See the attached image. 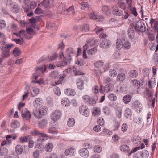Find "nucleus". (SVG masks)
Returning <instances> with one entry per match:
<instances>
[{
	"mask_svg": "<svg viewBox=\"0 0 158 158\" xmlns=\"http://www.w3.org/2000/svg\"><path fill=\"white\" fill-rule=\"evenodd\" d=\"M111 41L109 40H104L101 42L100 46L103 48H107L111 46Z\"/></svg>",
	"mask_w": 158,
	"mask_h": 158,
	"instance_id": "9",
	"label": "nucleus"
},
{
	"mask_svg": "<svg viewBox=\"0 0 158 158\" xmlns=\"http://www.w3.org/2000/svg\"><path fill=\"white\" fill-rule=\"evenodd\" d=\"M75 123V121L74 119L73 118H69L68 121V125L69 127H72L74 126Z\"/></svg>",
	"mask_w": 158,
	"mask_h": 158,
	"instance_id": "39",
	"label": "nucleus"
},
{
	"mask_svg": "<svg viewBox=\"0 0 158 158\" xmlns=\"http://www.w3.org/2000/svg\"><path fill=\"white\" fill-rule=\"evenodd\" d=\"M46 70V67L45 66L38 67L36 69V72L40 71L42 73L44 72Z\"/></svg>",
	"mask_w": 158,
	"mask_h": 158,
	"instance_id": "61",
	"label": "nucleus"
},
{
	"mask_svg": "<svg viewBox=\"0 0 158 158\" xmlns=\"http://www.w3.org/2000/svg\"><path fill=\"white\" fill-rule=\"evenodd\" d=\"M13 34L16 35L17 37H20L22 36V37L25 38V35L26 34H25V31L23 30H20L19 32L18 33H14Z\"/></svg>",
	"mask_w": 158,
	"mask_h": 158,
	"instance_id": "27",
	"label": "nucleus"
},
{
	"mask_svg": "<svg viewBox=\"0 0 158 158\" xmlns=\"http://www.w3.org/2000/svg\"><path fill=\"white\" fill-rule=\"evenodd\" d=\"M65 154L68 156H71L76 154V151L73 148H71L66 150L65 152Z\"/></svg>",
	"mask_w": 158,
	"mask_h": 158,
	"instance_id": "13",
	"label": "nucleus"
},
{
	"mask_svg": "<svg viewBox=\"0 0 158 158\" xmlns=\"http://www.w3.org/2000/svg\"><path fill=\"white\" fill-rule=\"evenodd\" d=\"M123 45L125 48L126 49H129L131 47L130 43L127 41H123Z\"/></svg>",
	"mask_w": 158,
	"mask_h": 158,
	"instance_id": "48",
	"label": "nucleus"
},
{
	"mask_svg": "<svg viewBox=\"0 0 158 158\" xmlns=\"http://www.w3.org/2000/svg\"><path fill=\"white\" fill-rule=\"evenodd\" d=\"M73 71L75 75H79L83 74V73L82 72L74 67H73Z\"/></svg>",
	"mask_w": 158,
	"mask_h": 158,
	"instance_id": "38",
	"label": "nucleus"
},
{
	"mask_svg": "<svg viewBox=\"0 0 158 158\" xmlns=\"http://www.w3.org/2000/svg\"><path fill=\"white\" fill-rule=\"evenodd\" d=\"M132 0H127V2L128 5V8L130 10L131 13L135 16H136L138 14L135 8L132 6Z\"/></svg>",
	"mask_w": 158,
	"mask_h": 158,
	"instance_id": "7",
	"label": "nucleus"
},
{
	"mask_svg": "<svg viewBox=\"0 0 158 158\" xmlns=\"http://www.w3.org/2000/svg\"><path fill=\"white\" fill-rule=\"evenodd\" d=\"M31 133L35 136H41L42 137H47L46 134L42 133L37 130H34L32 131Z\"/></svg>",
	"mask_w": 158,
	"mask_h": 158,
	"instance_id": "23",
	"label": "nucleus"
},
{
	"mask_svg": "<svg viewBox=\"0 0 158 158\" xmlns=\"http://www.w3.org/2000/svg\"><path fill=\"white\" fill-rule=\"evenodd\" d=\"M16 151L17 154H21L23 152V147L20 145H18L16 146Z\"/></svg>",
	"mask_w": 158,
	"mask_h": 158,
	"instance_id": "34",
	"label": "nucleus"
},
{
	"mask_svg": "<svg viewBox=\"0 0 158 158\" xmlns=\"http://www.w3.org/2000/svg\"><path fill=\"white\" fill-rule=\"evenodd\" d=\"M113 14L118 16H120L123 14L122 11L119 10L118 9H114L113 10Z\"/></svg>",
	"mask_w": 158,
	"mask_h": 158,
	"instance_id": "45",
	"label": "nucleus"
},
{
	"mask_svg": "<svg viewBox=\"0 0 158 158\" xmlns=\"http://www.w3.org/2000/svg\"><path fill=\"white\" fill-rule=\"evenodd\" d=\"M132 115V111L130 109L127 108L125 109L124 116L127 118H130Z\"/></svg>",
	"mask_w": 158,
	"mask_h": 158,
	"instance_id": "25",
	"label": "nucleus"
},
{
	"mask_svg": "<svg viewBox=\"0 0 158 158\" xmlns=\"http://www.w3.org/2000/svg\"><path fill=\"white\" fill-rule=\"evenodd\" d=\"M38 21V19L36 18H33L30 19V22L32 24V27H35V23Z\"/></svg>",
	"mask_w": 158,
	"mask_h": 158,
	"instance_id": "42",
	"label": "nucleus"
},
{
	"mask_svg": "<svg viewBox=\"0 0 158 158\" xmlns=\"http://www.w3.org/2000/svg\"><path fill=\"white\" fill-rule=\"evenodd\" d=\"M102 150V148L99 146H95L94 147V152L100 153Z\"/></svg>",
	"mask_w": 158,
	"mask_h": 158,
	"instance_id": "50",
	"label": "nucleus"
},
{
	"mask_svg": "<svg viewBox=\"0 0 158 158\" xmlns=\"http://www.w3.org/2000/svg\"><path fill=\"white\" fill-rule=\"evenodd\" d=\"M125 75L123 73L118 75L117 77V80L119 81H123L125 79Z\"/></svg>",
	"mask_w": 158,
	"mask_h": 158,
	"instance_id": "36",
	"label": "nucleus"
},
{
	"mask_svg": "<svg viewBox=\"0 0 158 158\" xmlns=\"http://www.w3.org/2000/svg\"><path fill=\"white\" fill-rule=\"evenodd\" d=\"M54 90L55 94L59 96L61 94L60 89L58 87H56Z\"/></svg>",
	"mask_w": 158,
	"mask_h": 158,
	"instance_id": "57",
	"label": "nucleus"
},
{
	"mask_svg": "<svg viewBox=\"0 0 158 158\" xmlns=\"http://www.w3.org/2000/svg\"><path fill=\"white\" fill-rule=\"evenodd\" d=\"M56 27L55 24L54 23L49 22L47 23V27L48 28L54 29Z\"/></svg>",
	"mask_w": 158,
	"mask_h": 158,
	"instance_id": "53",
	"label": "nucleus"
},
{
	"mask_svg": "<svg viewBox=\"0 0 158 158\" xmlns=\"http://www.w3.org/2000/svg\"><path fill=\"white\" fill-rule=\"evenodd\" d=\"M47 103L49 106H51L53 105L52 99L50 97H48L47 98Z\"/></svg>",
	"mask_w": 158,
	"mask_h": 158,
	"instance_id": "56",
	"label": "nucleus"
},
{
	"mask_svg": "<svg viewBox=\"0 0 158 158\" xmlns=\"http://www.w3.org/2000/svg\"><path fill=\"white\" fill-rule=\"evenodd\" d=\"M83 81L81 80H79L77 83L78 88L80 89H82L83 88Z\"/></svg>",
	"mask_w": 158,
	"mask_h": 158,
	"instance_id": "40",
	"label": "nucleus"
},
{
	"mask_svg": "<svg viewBox=\"0 0 158 158\" xmlns=\"http://www.w3.org/2000/svg\"><path fill=\"white\" fill-rule=\"evenodd\" d=\"M116 114L117 117L118 118H120L121 117V113L122 111V109L121 107H118L116 108Z\"/></svg>",
	"mask_w": 158,
	"mask_h": 158,
	"instance_id": "33",
	"label": "nucleus"
},
{
	"mask_svg": "<svg viewBox=\"0 0 158 158\" xmlns=\"http://www.w3.org/2000/svg\"><path fill=\"white\" fill-rule=\"evenodd\" d=\"M131 107L134 108L138 113H140L142 110V105L138 100L134 102L132 104Z\"/></svg>",
	"mask_w": 158,
	"mask_h": 158,
	"instance_id": "3",
	"label": "nucleus"
},
{
	"mask_svg": "<svg viewBox=\"0 0 158 158\" xmlns=\"http://www.w3.org/2000/svg\"><path fill=\"white\" fill-rule=\"evenodd\" d=\"M44 12V10L38 7L35 10V14H40L41 13H43Z\"/></svg>",
	"mask_w": 158,
	"mask_h": 158,
	"instance_id": "58",
	"label": "nucleus"
},
{
	"mask_svg": "<svg viewBox=\"0 0 158 158\" xmlns=\"http://www.w3.org/2000/svg\"><path fill=\"white\" fill-rule=\"evenodd\" d=\"M67 99H65L61 101V104L63 106H68L70 105V103L67 101Z\"/></svg>",
	"mask_w": 158,
	"mask_h": 158,
	"instance_id": "54",
	"label": "nucleus"
},
{
	"mask_svg": "<svg viewBox=\"0 0 158 158\" xmlns=\"http://www.w3.org/2000/svg\"><path fill=\"white\" fill-rule=\"evenodd\" d=\"M113 88V85L112 84H108L105 86L104 91L105 92H108L109 91H111Z\"/></svg>",
	"mask_w": 158,
	"mask_h": 158,
	"instance_id": "24",
	"label": "nucleus"
},
{
	"mask_svg": "<svg viewBox=\"0 0 158 158\" xmlns=\"http://www.w3.org/2000/svg\"><path fill=\"white\" fill-rule=\"evenodd\" d=\"M91 104H94L96 103V101L98 100V97L96 95H94L92 98H91Z\"/></svg>",
	"mask_w": 158,
	"mask_h": 158,
	"instance_id": "51",
	"label": "nucleus"
},
{
	"mask_svg": "<svg viewBox=\"0 0 158 158\" xmlns=\"http://www.w3.org/2000/svg\"><path fill=\"white\" fill-rule=\"evenodd\" d=\"M42 101L40 99L37 98L35 99L33 102V106L35 109H40L42 106Z\"/></svg>",
	"mask_w": 158,
	"mask_h": 158,
	"instance_id": "12",
	"label": "nucleus"
},
{
	"mask_svg": "<svg viewBox=\"0 0 158 158\" xmlns=\"http://www.w3.org/2000/svg\"><path fill=\"white\" fill-rule=\"evenodd\" d=\"M67 64V61L66 59L57 62L56 63V66L58 67H64Z\"/></svg>",
	"mask_w": 158,
	"mask_h": 158,
	"instance_id": "30",
	"label": "nucleus"
},
{
	"mask_svg": "<svg viewBox=\"0 0 158 158\" xmlns=\"http://www.w3.org/2000/svg\"><path fill=\"white\" fill-rule=\"evenodd\" d=\"M128 35L130 39L132 40L135 37V32L133 27L129 29L127 31Z\"/></svg>",
	"mask_w": 158,
	"mask_h": 158,
	"instance_id": "22",
	"label": "nucleus"
},
{
	"mask_svg": "<svg viewBox=\"0 0 158 158\" xmlns=\"http://www.w3.org/2000/svg\"><path fill=\"white\" fill-rule=\"evenodd\" d=\"M31 138V137L30 135L27 136H21L19 138L20 142L21 143L26 142L28 141V139H30Z\"/></svg>",
	"mask_w": 158,
	"mask_h": 158,
	"instance_id": "31",
	"label": "nucleus"
},
{
	"mask_svg": "<svg viewBox=\"0 0 158 158\" xmlns=\"http://www.w3.org/2000/svg\"><path fill=\"white\" fill-rule=\"evenodd\" d=\"M135 29L137 31L143 32L146 31V27L143 21L139 20L135 26Z\"/></svg>",
	"mask_w": 158,
	"mask_h": 158,
	"instance_id": "2",
	"label": "nucleus"
},
{
	"mask_svg": "<svg viewBox=\"0 0 158 158\" xmlns=\"http://www.w3.org/2000/svg\"><path fill=\"white\" fill-rule=\"evenodd\" d=\"M21 114L22 117L25 120H29L31 117L30 112L26 108L22 110Z\"/></svg>",
	"mask_w": 158,
	"mask_h": 158,
	"instance_id": "8",
	"label": "nucleus"
},
{
	"mask_svg": "<svg viewBox=\"0 0 158 158\" xmlns=\"http://www.w3.org/2000/svg\"><path fill=\"white\" fill-rule=\"evenodd\" d=\"M118 6L123 10H125L127 7V0H118Z\"/></svg>",
	"mask_w": 158,
	"mask_h": 158,
	"instance_id": "14",
	"label": "nucleus"
},
{
	"mask_svg": "<svg viewBox=\"0 0 158 158\" xmlns=\"http://www.w3.org/2000/svg\"><path fill=\"white\" fill-rule=\"evenodd\" d=\"M79 153L81 156L84 157H87L89 154L88 151L86 148L81 149L79 151Z\"/></svg>",
	"mask_w": 158,
	"mask_h": 158,
	"instance_id": "15",
	"label": "nucleus"
},
{
	"mask_svg": "<svg viewBox=\"0 0 158 158\" xmlns=\"http://www.w3.org/2000/svg\"><path fill=\"white\" fill-rule=\"evenodd\" d=\"M81 31L83 32H85L88 31L89 30V26L88 24L83 25L82 26Z\"/></svg>",
	"mask_w": 158,
	"mask_h": 158,
	"instance_id": "43",
	"label": "nucleus"
},
{
	"mask_svg": "<svg viewBox=\"0 0 158 158\" xmlns=\"http://www.w3.org/2000/svg\"><path fill=\"white\" fill-rule=\"evenodd\" d=\"M80 5L81 6V10H85L88 6V3L86 2H81Z\"/></svg>",
	"mask_w": 158,
	"mask_h": 158,
	"instance_id": "55",
	"label": "nucleus"
},
{
	"mask_svg": "<svg viewBox=\"0 0 158 158\" xmlns=\"http://www.w3.org/2000/svg\"><path fill=\"white\" fill-rule=\"evenodd\" d=\"M109 99L112 101H115L117 98V97L115 94H111L108 96Z\"/></svg>",
	"mask_w": 158,
	"mask_h": 158,
	"instance_id": "52",
	"label": "nucleus"
},
{
	"mask_svg": "<svg viewBox=\"0 0 158 158\" xmlns=\"http://www.w3.org/2000/svg\"><path fill=\"white\" fill-rule=\"evenodd\" d=\"M8 152V150L6 148L2 147H0V155L2 156L6 155L7 154Z\"/></svg>",
	"mask_w": 158,
	"mask_h": 158,
	"instance_id": "29",
	"label": "nucleus"
},
{
	"mask_svg": "<svg viewBox=\"0 0 158 158\" xmlns=\"http://www.w3.org/2000/svg\"><path fill=\"white\" fill-rule=\"evenodd\" d=\"M123 41H125V39H117L116 42V48L118 49H120L123 47Z\"/></svg>",
	"mask_w": 158,
	"mask_h": 158,
	"instance_id": "17",
	"label": "nucleus"
},
{
	"mask_svg": "<svg viewBox=\"0 0 158 158\" xmlns=\"http://www.w3.org/2000/svg\"><path fill=\"white\" fill-rule=\"evenodd\" d=\"M60 76V73L57 71H53L50 75L51 77L53 79L56 78Z\"/></svg>",
	"mask_w": 158,
	"mask_h": 158,
	"instance_id": "32",
	"label": "nucleus"
},
{
	"mask_svg": "<svg viewBox=\"0 0 158 158\" xmlns=\"http://www.w3.org/2000/svg\"><path fill=\"white\" fill-rule=\"evenodd\" d=\"M80 113L82 115L87 117L89 115V110L88 107L85 105L81 106L79 109Z\"/></svg>",
	"mask_w": 158,
	"mask_h": 158,
	"instance_id": "5",
	"label": "nucleus"
},
{
	"mask_svg": "<svg viewBox=\"0 0 158 158\" xmlns=\"http://www.w3.org/2000/svg\"><path fill=\"white\" fill-rule=\"evenodd\" d=\"M65 93L68 96H74L76 94L75 91L71 88H68L64 91Z\"/></svg>",
	"mask_w": 158,
	"mask_h": 158,
	"instance_id": "19",
	"label": "nucleus"
},
{
	"mask_svg": "<svg viewBox=\"0 0 158 158\" xmlns=\"http://www.w3.org/2000/svg\"><path fill=\"white\" fill-rule=\"evenodd\" d=\"M93 129L94 131L98 132L101 131V128L100 125H97L93 128Z\"/></svg>",
	"mask_w": 158,
	"mask_h": 158,
	"instance_id": "64",
	"label": "nucleus"
},
{
	"mask_svg": "<svg viewBox=\"0 0 158 158\" xmlns=\"http://www.w3.org/2000/svg\"><path fill=\"white\" fill-rule=\"evenodd\" d=\"M61 115V113L59 110H56L52 112L51 118L53 121H56L60 118Z\"/></svg>",
	"mask_w": 158,
	"mask_h": 158,
	"instance_id": "6",
	"label": "nucleus"
},
{
	"mask_svg": "<svg viewBox=\"0 0 158 158\" xmlns=\"http://www.w3.org/2000/svg\"><path fill=\"white\" fill-rule=\"evenodd\" d=\"M109 75L112 77H114L117 74V72L114 69L110 70L109 72Z\"/></svg>",
	"mask_w": 158,
	"mask_h": 158,
	"instance_id": "49",
	"label": "nucleus"
},
{
	"mask_svg": "<svg viewBox=\"0 0 158 158\" xmlns=\"http://www.w3.org/2000/svg\"><path fill=\"white\" fill-rule=\"evenodd\" d=\"M33 114L36 118H40L42 116L41 110H40L39 109H34Z\"/></svg>",
	"mask_w": 158,
	"mask_h": 158,
	"instance_id": "20",
	"label": "nucleus"
},
{
	"mask_svg": "<svg viewBox=\"0 0 158 158\" xmlns=\"http://www.w3.org/2000/svg\"><path fill=\"white\" fill-rule=\"evenodd\" d=\"M10 6L11 7V10L14 13H18L19 10L18 5L15 3H11Z\"/></svg>",
	"mask_w": 158,
	"mask_h": 158,
	"instance_id": "16",
	"label": "nucleus"
},
{
	"mask_svg": "<svg viewBox=\"0 0 158 158\" xmlns=\"http://www.w3.org/2000/svg\"><path fill=\"white\" fill-rule=\"evenodd\" d=\"M53 148L52 144L51 143H48L45 147L46 150L48 152H50L52 151Z\"/></svg>",
	"mask_w": 158,
	"mask_h": 158,
	"instance_id": "41",
	"label": "nucleus"
},
{
	"mask_svg": "<svg viewBox=\"0 0 158 158\" xmlns=\"http://www.w3.org/2000/svg\"><path fill=\"white\" fill-rule=\"evenodd\" d=\"M13 55L15 56H19L20 55L21 51L18 48H15L13 50Z\"/></svg>",
	"mask_w": 158,
	"mask_h": 158,
	"instance_id": "35",
	"label": "nucleus"
},
{
	"mask_svg": "<svg viewBox=\"0 0 158 158\" xmlns=\"http://www.w3.org/2000/svg\"><path fill=\"white\" fill-rule=\"evenodd\" d=\"M103 65V63L101 61H99L96 63L95 64V66L97 68H100Z\"/></svg>",
	"mask_w": 158,
	"mask_h": 158,
	"instance_id": "60",
	"label": "nucleus"
},
{
	"mask_svg": "<svg viewBox=\"0 0 158 158\" xmlns=\"http://www.w3.org/2000/svg\"><path fill=\"white\" fill-rule=\"evenodd\" d=\"M14 47L13 44H6L2 46L1 48L2 51V56L3 58H7L10 56V52L11 48Z\"/></svg>",
	"mask_w": 158,
	"mask_h": 158,
	"instance_id": "1",
	"label": "nucleus"
},
{
	"mask_svg": "<svg viewBox=\"0 0 158 158\" xmlns=\"http://www.w3.org/2000/svg\"><path fill=\"white\" fill-rule=\"evenodd\" d=\"M103 30V28H100L99 27H97L94 30V31L97 34L100 33Z\"/></svg>",
	"mask_w": 158,
	"mask_h": 158,
	"instance_id": "62",
	"label": "nucleus"
},
{
	"mask_svg": "<svg viewBox=\"0 0 158 158\" xmlns=\"http://www.w3.org/2000/svg\"><path fill=\"white\" fill-rule=\"evenodd\" d=\"M100 110L99 108L97 107L94 108V109L93 114V115L98 116L100 114Z\"/></svg>",
	"mask_w": 158,
	"mask_h": 158,
	"instance_id": "46",
	"label": "nucleus"
},
{
	"mask_svg": "<svg viewBox=\"0 0 158 158\" xmlns=\"http://www.w3.org/2000/svg\"><path fill=\"white\" fill-rule=\"evenodd\" d=\"M89 16L91 19L97 21H102L103 20V18L102 16L96 15L94 12L90 14Z\"/></svg>",
	"mask_w": 158,
	"mask_h": 158,
	"instance_id": "11",
	"label": "nucleus"
},
{
	"mask_svg": "<svg viewBox=\"0 0 158 158\" xmlns=\"http://www.w3.org/2000/svg\"><path fill=\"white\" fill-rule=\"evenodd\" d=\"M53 5V0H44L39 5V6L42 5L45 8L50 7Z\"/></svg>",
	"mask_w": 158,
	"mask_h": 158,
	"instance_id": "10",
	"label": "nucleus"
},
{
	"mask_svg": "<svg viewBox=\"0 0 158 158\" xmlns=\"http://www.w3.org/2000/svg\"><path fill=\"white\" fill-rule=\"evenodd\" d=\"M6 23L5 21L2 20L0 21V29H2L5 27Z\"/></svg>",
	"mask_w": 158,
	"mask_h": 158,
	"instance_id": "59",
	"label": "nucleus"
},
{
	"mask_svg": "<svg viewBox=\"0 0 158 158\" xmlns=\"http://www.w3.org/2000/svg\"><path fill=\"white\" fill-rule=\"evenodd\" d=\"M33 93L31 94V96L32 97H34L35 95H37L39 93V89L37 88L34 89L33 90Z\"/></svg>",
	"mask_w": 158,
	"mask_h": 158,
	"instance_id": "63",
	"label": "nucleus"
},
{
	"mask_svg": "<svg viewBox=\"0 0 158 158\" xmlns=\"http://www.w3.org/2000/svg\"><path fill=\"white\" fill-rule=\"evenodd\" d=\"M97 51V49L96 48L94 47L89 50L88 51L87 53L89 55H92L95 54Z\"/></svg>",
	"mask_w": 158,
	"mask_h": 158,
	"instance_id": "44",
	"label": "nucleus"
},
{
	"mask_svg": "<svg viewBox=\"0 0 158 158\" xmlns=\"http://www.w3.org/2000/svg\"><path fill=\"white\" fill-rule=\"evenodd\" d=\"M19 125L20 123L18 121H15L14 122H12L11 126L12 128H15L18 127L19 126Z\"/></svg>",
	"mask_w": 158,
	"mask_h": 158,
	"instance_id": "47",
	"label": "nucleus"
},
{
	"mask_svg": "<svg viewBox=\"0 0 158 158\" xmlns=\"http://www.w3.org/2000/svg\"><path fill=\"white\" fill-rule=\"evenodd\" d=\"M131 83L132 85L137 89L139 88L140 84L139 81L136 79H134L131 80Z\"/></svg>",
	"mask_w": 158,
	"mask_h": 158,
	"instance_id": "26",
	"label": "nucleus"
},
{
	"mask_svg": "<svg viewBox=\"0 0 158 158\" xmlns=\"http://www.w3.org/2000/svg\"><path fill=\"white\" fill-rule=\"evenodd\" d=\"M120 149L123 152H127L129 150V148L127 145H123L121 146Z\"/></svg>",
	"mask_w": 158,
	"mask_h": 158,
	"instance_id": "37",
	"label": "nucleus"
},
{
	"mask_svg": "<svg viewBox=\"0 0 158 158\" xmlns=\"http://www.w3.org/2000/svg\"><path fill=\"white\" fill-rule=\"evenodd\" d=\"M26 32L25 31V38L27 39H31L33 36L35 34V32L31 27L26 28Z\"/></svg>",
	"mask_w": 158,
	"mask_h": 158,
	"instance_id": "4",
	"label": "nucleus"
},
{
	"mask_svg": "<svg viewBox=\"0 0 158 158\" xmlns=\"http://www.w3.org/2000/svg\"><path fill=\"white\" fill-rule=\"evenodd\" d=\"M132 96L129 94L125 96L123 98V101L125 104H127L131 100Z\"/></svg>",
	"mask_w": 158,
	"mask_h": 158,
	"instance_id": "28",
	"label": "nucleus"
},
{
	"mask_svg": "<svg viewBox=\"0 0 158 158\" xmlns=\"http://www.w3.org/2000/svg\"><path fill=\"white\" fill-rule=\"evenodd\" d=\"M48 124V121L46 119H43L38 122V126L41 128H43L46 126Z\"/></svg>",
	"mask_w": 158,
	"mask_h": 158,
	"instance_id": "18",
	"label": "nucleus"
},
{
	"mask_svg": "<svg viewBox=\"0 0 158 158\" xmlns=\"http://www.w3.org/2000/svg\"><path fill=\"white\" fill-rule=\"evenodd\" d=\"M128 74L131 77L135 78L138 76V73L136 70H132L129 72Z\"/></svg>",
	"mask_w": 158,
	"mask_h": 158,
	"instance_id": "21",
	"label": "nucleus"
}]
</instances>
